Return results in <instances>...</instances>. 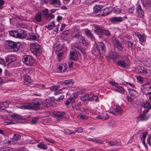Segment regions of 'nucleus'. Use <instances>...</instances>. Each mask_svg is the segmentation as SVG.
<instances>
[{"mask_svg":"<svg viewBox=\"0 0 151 151\" xmlns=\"http://www.w3.org/2000/svg\"><path fill=\"white\" fill-rule=\"evenodd\" d=\"M41 103L39 99H34L32 103H28L22 105H18L17 107L23 109H38Z\"/></svg>","mask_w":151,"mask_h":151,"instance_id":"nucleus-1","label":"nucleus"},{"mask_svg":"<svg viewBox=\"0 0 151 151\" xmlns=\"http://www.w3.org/2000/svg\"><path fill=\"white\" fill-rule=\"evenodd\" d=\"M21 46L20 42H15L11 40L6 41L5 44V46L6 49L11 50L13 52L18 51Z\"/></svg>","mask_w":151,"mask_h":151,"instance_id":"nucleus-2","label":"nucleus"},{"mask_svg":"<svg viewBox=\"0 0 151 151\" xmlns=\"http://www.w3.org/2000/svg\"><path fill=\"white\" fill-rule=\"evenodd\" d=\"M30 50L36 56L40 55L42 51L41 46L37 43H33L31 44Z\"/></svg>","mask_w":151,"mask_h":151,"instance_id":"nucleus-3","label":"nucleus"},{"mask_svg":"<svg viewBox=\"0 0 151 151\" xmlns=\"http://www.w3.org/2000/svg\"><path fill=\"white\" fill-rule=\"evenodd\" d=\"M94 30V31L99 35H104L108 37H109L111 35L110 32L109 30L104 29L98 26H95Z\"/></svg>","mask_w":151,"mask_h":151,"instance_id":"nucleus-4","label":"nucleus"},{"mask_svg":"<svg viewBox=\"0 0 151 151\" xmlns=\"http://www.w3.org/2000/svg\"><path fill=\"white\" fill-rule=\"evenodd\" d=\"M23 62L27 65H32L35 62V59L29 55H24L22 58Z\"/></svg>","mask_w":151,"mask_h":151,"instance_id":"nucleus-5","label":"nucleus"},{"mask_svg":"<svg viewBox=\"0 0 151 151\" xmlns=\"http://www.w3.org/2000/svg\"><path fill=\"white\" fill-rule=\"evenodd\" d=\"M96 50L100 55H104L106 50L104 44L102 42H98L96 45Z\"/></svg>","mask_w":151,"mask_h":151,"instance_id":"nucleus-6","label":"nucleus"},{"mask_svg":"<svg viewBox=\"0 0 151 151\" xmlns=\"http://www.w3.org/2000/svg\"><path fill=\"white\" fill-rule=\"evenodd\" d=\"M80 98L81 101H92L94 100L96 102L97 101L98 98L96 96L88 94L81 97Z\"/></svg>","mask_w":151,"mask_h":151,"instance_id":"nucleus-7","label":"nucleus"},{"mask_svg":"<svg viewBox=\"0 0 151 151\" xmlns=\"http://www.w3.org/2000/svg\"><path fill=\"white\" fill-rule=\"evenodd\" d=\"M112 41L114 45V47L117 48L120 50H122L123 47L122 45V44L118 39L115 37H112Z\"/></svg>","mask_w":151,"mask_h":151,"instance_id":"nucleus-8","label":"nucleus"},{"mask_svg":"<svg viewBox=\"0 0 151 151\" xmlns=\"http://www.w3.org/2000/svg\"><path fill=\"white\" fill-rule=\"evenodd\" d=\"M93 14H96V15L98 16H101L103 14L102 10L99 5H96L93 8Z\"/></svg>","mask_w":151,"mask_h":151,"instance_id":"nucleus-9","label":"nucleus"},{"mask_svg":"<svg viewBox=\"0 0 151 151\" xmlns=\"http://www.w3.org/2000/svg\"><path fill=\"white\" fill-rule=\"evenodd\" d=\"M127 19V17L126 16L124 17H114L111 18L110 19V21L112 23L115 24L117 22H121L123 20H124Z\"/></svg>","mask_w":151,"mask_h":151,"instance_id":"nucleus-10","label":"nucleus"},{"mask_svg":"<svg viewBox=\"0 0 151 151\" xmlns=\"http://www.w3.org/2000/svg\"><path fill=\"white\" fill-rule=\"evenodd\" d=\"M53 114L57 119H62L65 116V113L64 111H55L53 112Z\"/></svg>","mask_w":151,"mask_h":151,"instance_id":"nucleus-11","label":"nucleus"},{"mask_svg":"<svg viewBox=\"0 0 151 151\" xmlns=\"http://www.w3.org/2000/svg\"><path fill=\"white\" fill-rule=\"evenodd\" d=\"M70 58L71 60L76 61L78 59L77 52L75 49L72 48L70 51Z\"/></svg>","mask_w":151,"mask_h":151,"instance_id":"nucleus-12","label":"nucleus"},{"mask_svg":"<svg viewBox=\"0 0 151 151\" xmlns=\"http://www.w3.org/2000/svg\"><path fill=\"white\" fill-rule=\"evenodd\" d=\"M141 105L145 108L147 109L146 110L143 111L144 113H148L149 110L151 109V104L150 102H144Z\"/></svg>","mask_w":151,"mask_h":151,"instance_id":"nucleus-13","label":"nucleus"},{"mask_svg":"<svg viewBox=\"0 0 151 151\" xmlns=\"http://www.w3.org/2000/svg\"><path fill=\"white\" fill-rule=\"evenodd\" d=\"M60 86L54 85L51 87L50 90L52 91H54V94L55 95H58L61 93V90L58 89L59 88Z\"/></svg>","mask_w":151,"mask_h":151,"instance_id":"nucleus-14","label":"nucleus"},{"mask_svg":"<svg viewBox=\"0 0 151 151\" xmlns=\"http://www.w3.org/2000/svg\"><path fill=\"white\" fill-rule=\"evenodd\" d=\"M136 10L137 16L142 18H144V12L140 5L137 6L136 8Z\"/></svg>","mask_w":151,"mask_h":151,"instance_id":"nucleus-15","label":"nucleus"},{"mask_svg":"<svg viewBox=\"0 0 151 151\" xmlns=\"http://www.w3.org/2000/svg\"><path fill=\"white\" fill-rule=\"evenodd\" d=\"M49 4L54 6L58 7L61 5L60 0H49Z\"/></svg>","mask_w":151,"mask_h":151,"instance_id":"nucleus-16","label":"nucleus"},{"mask_svg":"<svg viewBox=\"0 0 151 151\" xmlns=\"http://www.w3.org/2000/svg\"><path fill=\"white\" fill-rule=\"evenodd\" d=\"M77 40L80 43H82L84 46H85L86 47H87L89 46V43L86 42L84 38L82 36L79 38V40Z\"/></svg>","mask_w":151,"mask_h":151,"instance_id":"nucleus-17","label":"nucleus"},{"mask_svg":"<svg viewBox=\"0 0 151 151\" xmlns=\"http://www.w3.org/2000/svg\"><path fill=\"white\" fill-rule=\"evenodd\" d=\"M55 102L50 99H46L43 104V105L45 107L55 106Z\"/></svg>","mask_w":151,"mask_h":151,"instance_id":"nucleus-18","label":"nucleus"},{"mask_svg":"<svg viewBox=\"0 0 151 151\" xmlns=\"http://www.w3.org/2000/svg\"><path fill=\"white\" fill-rule=\"evenodd\" d=\"M42 13L41 12H38L35 16L34 21L37 22H40L42 20Z\"/></svg>","mask_w":151,"mask_h":151,"instance_id":"nucleus-19","label":"nucleus"},{"mask_svg":"<svg viewBox=\"0 0 151 151\" xmlns=\"http://www.w3.org/2000/svg\"><path fill=\"white\" fill-rule=\"evenodd\" d=\"M136 35L138 37L141 42H143L146 40V37L145 34H140L137 32L136 34Z\"/></svg>","mask_w":151,"mask_h":151,"instance_id":"nucleus-20","label":"nucleus"},{"mask_svg":"<svg viewBox=\"0 0 151 151\" xmlns=\"http://www.w3.org/2000/svg\"><path fill=\"white\" fill-rule=\"evenodd\" d=\"M112 8L111 7H108L104 9L103 11L102 10L103 14L101 16H104L107 15L111 12Z\"/></svg>","mask_w":151,"mask_h":151,"instance_id":"nucleus-21","label":"nucleus"},{"mask_svg":"<svg viewBox=\"0 0 151 151\" xmlns=\"http://www.w3.org/2000/svg\"><path fill=\"white\" fill-rule=\"evenodd\" d=\"M27 36V34L26 32L23 30H22L21 31L20 33H18L17 32V38L21 39L25 38Z\"/></svg>","mask_w":151,"mask_h":151,"instance_id":"nucleus-22","label":"nucleus"},{"mask_svg":"<svg viewBox=\"0 0 151 151\" xmlns=\"http://www.w3.org/2000/svg\"><path fill=\"white\" fill-rule=\"evenodd\" d=\"M146 113H144L143 111L142 114L139 116V118L141 121H146L149 118V116H147L145 114Z\"/></svg>","mask_w":151,"mask_h":151,"instance_id":"nucleus-23","label":"nucleus"},{"mask_svg":"<svg viewBox=\"0 0 151 151\" xmlns=\"http://www.w3.org/2000/svg\"><path fill=\"white\" fill-rule=\"evenodd\" d=\"M117 64L123 68H127L128 67V65L122 60L118 61Z\"/></svg>","mask_w":151,"mask_h":151,"instance_id":"nucleus-24","label":"nucleus"},{"mask_svg":"<svg viewBox=\"0 0 151 151\" xmlns=\"http://www.w3.org/2000/svg\"><path fill=\"white\" fill-rule=\"evenodd\" d=\"M59 83L61 85L64 84L65 85L71 86L73 84V83L72 80H65L63 82H60Z\"/></svg>","mask_w":151,"mask_h":151,"instance_id":"nucleus-25","label":"nucleus"},{"mask_svg":"<svg viewBox=\"0 0 151 151\" xmlns=\"http://www.w3.org/2000/svg\"><path fill=\"white\" fill-rule=\"evenodd\" d=\"M126 44L128 48H130L131 49H134L135 47V44H133L132 42L129 41H127L126 42Z\"/></svg>","mask_w":151,"mask_h":151,"instance_id":"nucleus-26","label":"nucleus"},{"mask_svg":"<svg viewBox=\"0 0 151 151\" xmlns=\"http://www.w3.org/2000/svg\"><path fill=\"white\" fill-rule=\"evenodd\" d=\"M0 151H14V150L8 147H4L0 148Z\"/></svg>","mask_w":151,"mask_h":151,"instance_id":"nucleus-27","label":"nucleus"},{"mask_svg":"<svg viewBox=\"0 0 151 151\" xmlns=\"http://www.w3.org/2000/svg\"><path fill=\"white\" fill-rule=\"evenodd\" d=\"M129 94L132 96H135L137 94L136 91L132 89H128Z\"/></svg>","mask_w":151,"mask_h":151,"instance_id":"nucleus-28","label":"nucleus"},{"mask_svg":"<svg viewBox=\"0 0 151 151\" xmlns=\"http://www.w3.org/2000/svg\"><path fill=\"white\" fill-rule=\"evenodd\" d=\"M81 36V32H78L75 33V34H73L72 36V37L74 39H78V40H79V38Z\"/></svg>","mask_w":151,"mask_h":151,"instance_id":"nucleus-29","label":"nucleus"},{"mask_svg":"<svg viewBox=\"0 0 151 151\" xmlns=\"http://www.w3.org/2000/svg\"><path fill=\"white\" fill-rule=\"evenodd\" d=\"M42 15L44 17L47 19H48V11L47 9H46L42 11Z\"/></svg>","mask_w":151,"mask_h":151,"instance_id":"nucleus-30","label":"nucleus"},{"mask_svg":"<svg viewBox=\"0 0 151 151\" xmlns=\"http://www.w3.org/2000/svg\"><path fill=\"white\" fill-rule=\"evenodd\" d=\"M9 35L11 36L17 38V31L12 30L9 31Z\"/></svg>","mask_w":151,"mask_h":151,"instance_id":"nucleus-31","label":"nucleus"},{"mask_svg":"<svg viewBox=\"0 0 151 151\" xmlns=\"http://www.w3.org/2000/svg\"><path fill=\"white\" fill-rule=\"evenodd\" d=\"M85 34L89 37L92 38L93 37L91 32L89 30L86 29L85 30Z\"/></svg>","mask_w":151,"mask_h":151,"instance_id":"nucleus-32","label":"nucleus"},{"mask_svg":"<svg viewBox=\"0 0 151 151\" xmlns=\"http://www.w3.org/2000/svg\"><path fill=\"white\" fill-rule=\"evenodd\" d=\"M21 139V136L17 134H14L13 137L12 138L13 141H17Z\"/></svg>","mask_w":151,"mask_h":151,"instance_id":"nucleus-33","label":"nucleus"},{"mask_svg":"<svg viewBox=\"0 0 151 151\" xmlns=\"http://www.w3.org/2000/svg\"><path fill=\"white\" fill-rule=\"evenodd\" d=\"M27 38L28 40H34L36 39L37 37L34 34H32L29 35L28 36Z\"/></svg>","mask_w":151,"mask_h":151,"instance_id":"nucleus-34","label":"nucleus"},{"mask_svg":"<svg viewBox=\"0 0 151 151\" xmlns=\"http://www.w3.org/2000/svg\"><path fill=\"white\" fill-rule=\"evenodd\" d=\"M109 56L110 58L111 59L115 58L116 57V54L112 51L109 52Z\"/></svg>","mask_w":151,"mask_h":151,"instance_id":"nucleus-35","label":"nucleus"},{"mask_svg":"<svg viewBox=\"0 0 151 151\" xmlns=\"http://www.w3.org/2000/svg\"><path fill=\"white\" fill-rule=\"evenodd\" d=\"M115 111L118 114H120L123 110L122 109L121 107L116 106L115 109Z\"/></svg>","mask_w":151,"mask_h":151,"instance_id":"nucleus-36","label":"nucleus"},{"mask_svg":"<svg viewBox=\"0 0 151 151\" xmlns=\"http://www.w3.org/2000/svg\"><path fill=\"white\" fill-rule=\"evenodd\" d=\"M24 79L25 81L28 82V83H31L32 81L30 79V76H25L24 77Z\"/></svg>","mask_w":151,"mask_h":151,"instance_id":"nucleus-37","label":"nucleus"},{"mask_svg":"<svg viewBox=\"0 0 151 151\" xmlns=\"http://www.w3.org/2000/svg\"><path fill=\"white\" fill-rule=\"evenodd\" d=\"M106 143L109 145L111 146L116 145L117 144V142L116 141H106Z\"/></svg>","mask_w":151,"mask_h":151,"instance_id":"nucleus-38","label":"nucleus"},{"mask_svg":"<svg viewBox=\"0 0 151 151\" xmlns=\"http://www.w3.org/2000/svg\"><path fill=\"white\" fill-rule=\"evenodd\" d=\"M37 146L38 147L43 150H45L47 148V146L45 144H39L37 145Z\"/></svg>","mask_w":151,"mask_h":151,"instance_id":"nucleus-39","label":"nucleus"},{"mask_svg":"<svg viewBox=\"0 0 151 151\" xmlns=\"http://www.w3.org/2000/svg\"><path fill=\"white\" fill-rule=\"evenodd\" d=\"M11 116L12 118L17 119H20L21 118V116H20L16 113L12 114L11 115Z\"/></svg>","mask_w":151,"mask_h":151,"instance_id":"nucleus-40","label":"nucleus"},{"mask_svg":"<svg viewBox=\"0 0 151 151\" xmlns=\"http://www.w3.org/2000/svg\"><path fill=\"white\" fill-rule=\"evenodd\" d=\"M10 103V101H7L2 103V105L4 108H7L9 106V105Z\"/></svg>","mask_w":151,"mask_h":151,"instance_id":"nucleus-41","label":"nucleus"},{"mask_svg":"<svg viewBox=\"0 0 151 151\" xmlns=\"http://www.w3.org/2000/svg\"><path fill=\"white\" fill-rule=\"evenodd\" d=\"M147 134L148 132H145L142 133V137H141V138L142 140H145V139L147 135Z\"/></svg>","mask_w":151,"mask_h":151,"instance_id":"nucleus-42","label":"nucleus"},{"mask_svg":"<svg viewBox=\"0 0 151 151\" xmlns=\"http://www.w3.org/2000/svg\"><path fill=\"white\" fill-rule=\"evenodd\" d=\"M73 98L72 97H70L69 99H67L66 102L65 104L66 106H68L70 103L71 102L72 100H73Z\"/></svg>","mask_w":151,"mask_h":151,"instance_id":"nucleus-43","label":"nucleus"},{"mask_svg":"<svg viewBox=\"0 0 151 151\" xmlns=\"http://www.w3.org/2000/svg\"><path fill=\"white\" fill-rule=\"evenodd\" d=\"M116 90L119 93H122L125 91V90L124 88L121 86H119L118 87L116 88Z\"/></svg>","mask_w":151,"mask_h":151,"instance_id":"nucleus-44","label":"nucleus"},{"mask_svg":"<svg viewBox=\"0 0 151 151\" xmlns=\"http://www.w3.org/2000/svg\"><path fill=\"white\" fill-rule=\"evenodd\" d=\"M81 106V102H79L76 104L75 108L76 109V111H78L80 109Z\"/></svg>","mask_w":151,"mask_h":151,"instance_id":"nucleus-45","label":"nucleus"},{"mask_svg":"<svg viewBox=\"0 0 151 151\" xmlns=\"http://www.w3.org/2000/svg\"><path fill=\"white\" fill-rule=\"evenodd\" d=\"M44 139L46 141L50 143H54L55 142V141L51 138L44 137Z\"/></svg>","mask_w":151,"mask_h":151,"instance_id":"nucleus-46","label":"nucleus"},{"mask_svg":"<svg viewBox=\"0 0 151 151\" xmlns=\"http://www.w3.org/2000/svg\"><path fill=\"white\" fill-rule=\"evenodd\" d=\"M39 119V117H35L34 119H32V120L31 121V124H36L38 120Z\"/></svg>","mask_w":151,"mask_h":151,"instance_id":"nucleus-47","label":"nucleus"},{"mask_svg":"<svg viewBox=\"0 0 151 151\" xmlns=\"http://www.w3.org/2000/svg\"><path fill=\"white\" fill-rule=\"evenodd\" d=\"M10 55V63H12V62L14 61H16L17 60L16 58L13 55Z\"/></svg>","mask_w":151,"mask_h":151,"instance_id":"nucleus-48","label":"nucleus"},{"mask_svg":"<svg viewBox=\"0 0 151 151\" xmlns=\"http://www.w3.org/2000/svg\"><path fill=\"white\" fill-rule=\"evenodd\" d=\"M64 97V95L62 94L60 96L55 99V100L58 101H60L61 100H63Z\"/></svg>","mask_w":151,"mask_h":151,"instance_id":"nucleus-49","label":"nucleus"},{"mask_svg":"<svg viewBox=\"0 0 151 151\" xmlns=\"http://www.w3.org/2000/svg\"><path fill=\"white\" fill-rule=\"evenodd\" d=\"M83 130V129L81 127H78L77 128H76L75 130V131L76 132H78L81 133L82 132Z\"/></svg>","mask_w":151,"mask_h":151,"instance_id":"nucleus-50","label":"nucleus"},{"mask_svg":"<svg viewBox=\"0 0 151 151\" xmlns=\"http://www.w3.org/2000/svg\"><path fill=\"white\" fill-rule=\"evenodd\" d=\"M81 51V52L83 54V55H85L86 54V52L85 50L84 49L82 48L81 47H77Z\"/></svg>","mask_w":151,"mask_h":151,"instance_id":"nucleus-51","label":"nucleus"},{"mask_svg":"<svg viewBox=\"0 0 151 151\" xmlns=\"http://www.w3.org/2000/svg\"><path fill=\"white\" fill-rule=\"evenodd\" d=\"M109 116L108 114L107 113L104 114V115L102 116L103 119L105 120L109 118Z\"/></svg>","mask_w":151,"mask_h":151,"instance_id":"nucleus-52","label":"nucleus"},{"mask_svg":"<svg viewBox=\"0 0 151 151\" xmlns=\"http://www.w3.org/2000/svg\"><path fill=\"white\" fill-rule=\"evenodd\" d=\"M143 68L144 69L142 70V72L143 73V75H144L147 74L148 73V72L147 69L144 67H143Z\"/></svg>","mask_w":151,"mask_h":151,"instance_id":"nucleus-53","label":"nucleus"},{"mask_svg":"<svg viewBox=\"0 0 151 151\" xmlns=\"http://www.w3.org/2000/svg\"><path fill=\"white\" fill-rule=\"evenodd\" d=\"M10 55H7L5 58V60L6 62H8V63L9 64L11 63H10Z\"/></svg>","mask_w":151,"mask_h":151,"instance_id":"nucleus-54","label":"nucleus"},{"mask_svg":"<svg viewBox=\"0 0 151 151\" xmlns=\"http://www.w3.org/2000/svg\"><path fill=\"white\" fill-rule=\"evenodd\" d=\"M137 81L140 82H143V79L140 76H137Z\"/></svg>","mask_w":151,"mask_h":151,"instance_id":"nucleus-55","label":"nucleus"},{"mask_svg":"<svg viewBox=\"0 0 151 151\" xmlns=\"http://www.w3.org/2000/svg\"><path fill=\"white\" fill-rule=\"evenodd\" d=\"M121 12V9L118 8L116 9L114 11V12L116 14H119Z\"/></svg>","mask_w":151,"mask_h":151,"instance_id":"nucleus-56","label":"nucleus"},{"mask_svg":"<svg viewBox=\"0 0 151 151\" xmlns=\"http://www.w3.org/2000/svg\"><path fill=\"white\" fill-rule=\"evenodd\" d=\"M0 64L3 65H5V62L4 59H0Z\"/></svg>","mask_w":151,"mask_h":151,"instance_id":"nucleus-57","label":"nucleus"},{"mask_svg":"<svg viewBox=\"0 0 151 151\" xmlns=\"http://www.w3.org/2000/svg\"><path fill=\"white\" fill-rule=\"evenodd\" d=\"M4 4V1L3 0H0V9H2L1 6Z\"/></svg>","mask_w":151,"mask_h":151,"instance_id":"nucleus-58","label":"nucleus"},{"mask_svg":"<svg viewBox=\"0 0 151 151\" xmlns=\"http://www.w3.org/2000/svg\"><path fill=\"white\" fill-rule=\"evenodd\" d=\"M68 63H69L68 65V66L69 68H71L72 67L73 65V61H70L68 62Z\"/></svg>","mask_w":151,"mask_h":151,"instance_id":"nucleus-59","label":"nucleus"},{"mask_svg":"<svg viewBox=\"0 0 151 151\" xmlns=\"http://www.w3.org/2000/svg\"><path fill=\"white\" fill-rule=\"evenodd\" d=\"M63 54V53L62 52H60L57 53V55L58 56V58L59 59L61 57L62 55Z\"/></svg>","mask_w":151,"mask_h":151,"instance_id":"nucleus-60","label":"nucleus"},{"mask_svg":"<svg viewBox=\"0 0 151 151\" xmlns=\"http://www.w3.org/2000/svg\"><path fill=\"white\" fill-rule=\"evenodd\" d=\"M78 95V93L77 92H75L73 94V96H72L73 99L76 98Z\"/></svg>","mask_w":151,"mask_h":151,"instance_id":"nucleus-61","label":"nucleus"},{"mask_svg":"<svg viewBox=\"0 0 151 151\" xmlns=\"http://www.w3.org/2000/svg\"><path fill=\"white\" fill-rule=\"evenodd\" d=\"M81 118L83 119H87V117L86 116L84 115H82L80 116Z\"/></svg>","mask_w":151,"mask_h":151,"instance_id":"nucleus-62","label":"nucleus"},{"mask_svg":"<svg viewBox=\"0 0 151 151\" xmlns=\"http://www.w3.org/2000/svg\"><path fill=\"white\" fill-rule=\"evenodd\" d=\"M103 141L101 140L98 139H97L96 142L97 143L102 144L103 143Z\"/></svg>","mask_w":151,"mask_h":151,"instance_id":"nucleus-63","label":"nucleus"},{"mask_svg":"<svg viewBox=\"0 0 151 151\" xmlns=\"http://www.w3.org/2000/svg\"><path fill=\"white\" fill-rule=\"evenodd\" d=\"M7 124H14V123L12 121V120H9V121H7L6 122Z\"/></svg>","mask_w":151,"mask_h":151,"instance_id":"nucleus-64","label":"nucleus"}]
</instances>
